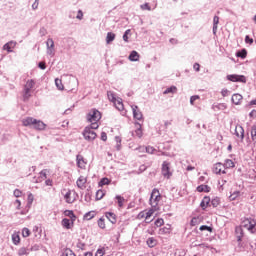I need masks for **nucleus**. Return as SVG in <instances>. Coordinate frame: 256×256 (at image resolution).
Wrapping results in <instances>:
<instances>
[{
	"label": "nucleus",
	"mask_w": 256,
	"mask_h": 256,
	"mask_svg": "<svg viewBox=\"0 0 256 256\" xmlns=\"http://www.w3.org/2000/svg\"><path fill=\"white\" fill-rule=\"evenodd\" d=\"M22 123L24 127H31L36 131H45V128L47 127V124H45L43 121L33 117H27L22 121Z\"/></svg>",
	"instance_id": "1"
},
{
	"label": "nucleus",
	"mask_w": 256,
	"mask_h": 256,
	"mask_svg": "<svg viewBox=\"0 0 256 256\" xmlns=\"http://www.w3.org/2000/svg\"><path fill=\"white\" fill-rule=\"evenodd\" d=\"M161 201V193L159 192V189L154 188L151 192L149 203L151 207L159 208V202Z\"/></svg>",
	"instance_id": "2"
},
{
	"label": "nucleus",
	"mask_w": 256,
	"mask_h": 256,
	"mask_svg": "<svg viewBox=\"0 0 256 256\" xmlns=\"http://www.w3.org/2000/svg\"><path fill=\"white\" fill-rule=\"evenodd\" d=\"M101 117V112L95 108L91 109L89 113L86 115L88 123H98V121H101Z\"/></svg>",
	"instance_id": "3"
},
{
	"label": "nucleus",
	"mask_w": 256,
	"mask_h": 256,
	"mask_svg": "<svg viewBox=\"0 0 256 256\" xmlns=\"http://www.w3.org/2000/svg\"><path fill=\"white\" fill-rule=\"evenodd\" d=\"M161 174L165 179H171V177H173V172H171V162L164 161L162 163Z\"/></svg>",
	"instance_id": "4"
},
{
	"label": "nucleus",
	"mask_w": 256,
	"mask_h": 256,
	"mask_svg": "<svg viewBox=\"0 0 256 256\" xmlns=\"http://www.w3.org/2000/svg\"><path fill=\"white\" fill-rule=\"evenodd\" d=\"M226 79L227 81H231L232 83H247V77L240 74H228L226 76Z\"/></svg>",
	"instance_id": "5"
},
{
	"label": "nucleus",
	"mask_w": 256,
	"mask_h": 256,
	"mask_svg": "<svg viewBox=\"0 0 256 256\" xmlns=\"http://www.w3.org/2000/svg\"><path fill=\"white\" fill-rule=\"evenodd\" d=\"M82 135L86 141H95L97 139V133L89 128H84Z\"/></svg>",
	"instance_id": "6"
},
{
	"label": "nucleus",
	"mask_w": 256,
	"mask_h": 256,
	"mask_svg": "<svg viewBox=\"0 0 256 256\" xmlns=\"http://www.w3.org/2000/svg\"><path fill=\"white\" fill-rule=\"evenodd\" d=\"M132 113L134 119H136L137 121H143V112L139 110V106L132 105Z\"/></svg>",
	"instance_id": "7"
},
{
	"label": "nucleus",
	"mask_w": 256,
	"mask_h": 256,
	"mask_svg": "<svg viewBox=\"0 0 256 256\" xmlns=\"http://www.w3.org/2000/svg\"><path fill=\"white\" fill-rule=\"evenodd\" d=\"M134 125L137 127L135 131H131V136L132 137H138V139H141L143 137V128L141 126V123L135 122Z\"/></svg>",
	"instance_id": "8"
},
{
	"label": "nucleus",
	"mask_w": 256,
	"mask_h": 256,
	"mask_svg": "<svg viewBox=\"0 0 256 256\" xmlns=\"http://www.w3.org/2000/svg\"><path fill=\"white\" fill-rule=\"evenodd\" d=\"M15 47H17V42L11 40L3 45V51H7V53H13V49H15Z\"/></svg>",
	"instance_id": "9"
},
{
	"label": "nucleus",
	"mask_w": 256,
	"mask_h": 256,
	"mask_svg": "<svg viewBox=\"0 0 256 256\" xmlns=\"http://www.w3.org/2000/svg\"><path fill=\"white\" fill-rule=\"evenodd\" d=\"M61 225L64 229H73V227L75 226V221L69 218H63L61 221Z\"/></svg>",
	"instance_id": "10"
},
{
	"label": "nucleus",
	"mask_w": 256,
	"mask_h": 256,
	"mask_svg": "<svg viewBox=\"0 0 256 256\" xmlns=\"http://www.w3.org/2000/svg\"><path fill=\"white\" fill-rule=\"evenodd\" d=\"M235 233L238 245H241V241H243V237L245 235V233L243 232V228L241 226H237L235 228Z\"/></svg>",
	"instance_id": "11"
},
{
	"label": "nucleus",
	"mask_w": 256,
	"mask_h": 256,
	"mask_svg": "<svg viewBox=\"0 0 256 256\" xmlns=\"http://www.w3.org/2000/svg\"><path fill=\"white\" fill-rule=\"evenodd\" d=\"M200 207L202 211H205L207 207H211V197L204 196L202 201L200 202Z\"/></svg>",
	"instance_id": "12"
},
{
	"label": "nucleus",
	"mask_w": 256,
	"mask_h": 256,
	"mask_svg": "<svg viewBox=\"0 0 256 256\" xmlns=\"http://www.w3.org/2000/svg\"><path fill=\"white\" fill-rule=\"evenodd\" d=\"M76 165L79 167V169H85V165H87V162H85V158L83 155L78 154L76 156Z\"/></svg>",
	"instance_id": "13"
},
{
	"label": "nucleus",
	"mask_w": 256,
	"mask_h": 256,
	"mask_svg": "<svg viewBox=\"0 0 256 256\" xmlns=\"http://www.w3.org/2000/svg\"><path fill=\"white\" fill-rule=\"evenodd\" d=\"M234 135L240 137L241 141H243L245 139V129H243V126H236Z\"/></svg>",
	"instance_id": "14"
},
{
	"label": "nucleus",
	"mask_w": 256,
	"mask_h": 256,
	"mask_svg": "<svg viewBox=\"0 0 256 256\" xmlns=\"http://www.w3.org/2000/svg\"><path fill=\"white\" fill-rule=\"evenodd\" d=\"M198 193H211V186L207 184H201L196 187Z\"/></svg>",
	"instance_id": "15"
},
{
	"label": "nucleus",
	"mask_w": 256,
	"mask_h": 256,
	"mask_svg": "<svg viewBox=\"0 0 256 256\" xmlns=\"http://www.w3.org/2000/svg\"><path fill=\"white\" fill-rule=\"evenodd\" d=\"M140 58H141V55L136 50L131 51L128 56L129 61H132L133 63L139 61Z\"/></svg>",
	"instance_id": "16"
},
{
	"label": "nucleus",
	"mask_w": 256,
	"mask_h": 256,
	"mask_svg": "<svg viewBox=\"0 0 256 256\" xmlns=\"http://www.w3.org/2000/svg\"><path fill=\"white\" fill-rule=\"evenodd\" d=\"M231 101L233 105H241V102L243 101V96L239 93L233 94L231 97Z\"/></svg>",
	"instance_id": "17"
},
{
	"label": "nucleus",
	"mask_w": 256,
	"mask_h": 256,
	"mask_svg": "<svg viewBox=\"0 0 256 256\" xmlns=\"http://www.w3.org/2000/svg\"><path fill=\"white\" fill-rule=\"evenodd\" d=\"M106 219L112 223V225H115L117 223V214L113 212H106L105 213Z\"/></svg>",
	"instance_id": "18"
},
{
	"label": "nucleus",
	"mask_w": 256,
	"mask_h": 256,
	"mask_svg": "<svg viewBox=\"0 0 256 256\" xmlns=\"http://www.w3.org/2000/svg\"><path fill=\"white\" fill-rule=\"evenodd\" d=\"M157 209H159V208L152 207L150 210H148L145 213L146 214V216H145V223L149 224V223H151L153 221V219L150 220V221H147V220L151 219V217H153V213H155L157 211Z\"/></svg>",
	"instance_id": "19"
},
{
	"label": "nucleus",
	"mask_w": 256,
	"mask_h": 256,
	"mask_svg": "<svg viewBox=\"0 0 256 256\" xmlns=\"http://www.w3.org/2000/svg\"><path fill=\"white\" fill-rule=\"evenodd\" d=\"M225 169V167L223 166V163L221 162H217L216 164H214L213 166V173H215L216 175H221V171Z\"/></svg>",
	"instance_id": "20"
},
{
	"label": "nucleus",
	"mask_w": 256,
	"mask_h": 256,
	"mask_svg": "<svg viewBox=\"0 0 256 256\" xmlns=\"http://www.w3.org/2000/svg\"><path fill=\"white\" fill-rule=\"evenodd\" d=\"M235 56L239 59H247V49L237 50Z\"/></svg>",
	"instance_id": "21"
},
{
	"label": "nucleus",
	"mask_w": 256,
	"mask_h": 256,
	"mask_svg": "<svg viewBox=\"0 0 256 256\" xmlns=\"http://www.w3.org/2000/svg\"><path fill=\"white\" fill-rule=\"evenodd\" d=\"M171 233V225L166 224L163 228L159 229V235H169Z\"/></svg>",
	"instance_id": "22"
},
{
	"label": "nucleus",
	"mask_w": 256,
	"mask_h": 256,
	"mask_svg": "<svg viewBox=\"0 0 256 256\" xmlns=\"http://www.w3.org/2000/svg\"><path fill=\"white\" fill-rule=\"evenodd\" d=\"M64 215L65 217H69L71 221H77V215H75V212H73V210H65Z\"/></svg>",
	"instance_id": "23"
},
{
	"label": "nucleus",
	"mask_w": 256,
	"mask_h": 256,
	"mask_svg": "<svg viewBox=\"0 0 256 256\" xmlns=\"http://www.w3.org/2000/svg\"><path fill=\"white\" fill-rule=\"evenodd\" d=\"M87 183V178L80 176L76 182V185L79 189H83L85 187V184Z\"/></svg>",
	"instance_id": "24"
},
{
	"label": "nucleus",
	"mask_w": 256,
	"mask_h": 256,
	"mask_svg": "<svg viewBox=\"0 0 256 256\" xmlns=\"http://www.w3.org/2000/svg\"><path fill=\"white\" fill-rule=\"evenodd\" d=\"M22 99H23L24 103H27V101H29V99H31V90L24 88L23 94H22Z\"/></svg>",
	"instance_id": "25"
},
{
	"label": "nucleus",
	"mask_w": 256,
	"mask_h": 256,
	"mask_svg": "<svg viewBox=\"0 0 256 256\" xmlns=\"http://www.w3.org/2000/svg\"><path fill=\"white\" fill-rule=\"evenodd\" d=\"M12 243L13 245H19V243H21V236L19 235V232H14L12 234Z\"/></svg>",
	"instance_id": "26"
},
{
	"label": "nucleus",
	"mask_w": 256,
	"mask_h": 256,
	"mask_svg": "<svg viewBox=\"0 0 256 256\" xmlns=\"http://www.w3.org/2000/svg\"><path fill=\"white\" fill-rule=\"evenodd\" d=\"M218 25H219V16H214V18H213V28H212L213 35H217Z\"/></svg>",
	"instance_id": "27"
},
{
	"label": "nucleus",
	"mask_w": 256,
	"mask_h": 256,
	"mask_svg": "<svg viewBox=\"0 0 256 256\" xmlns=\"http://www.w3.org/2000/svg\"><path fill=\"white\" fill-rule=\"evenodd\" d=\"M222 165L224 169H233V167H235V162L231 159H226Z\"/></svg>",
	"instance_id": "28"
},
{
	"label": "nucleus",
	"mask_w": 256,
	"mask_h": 256,
	"mask_svg": "<svg viewBox=\"0 0 256 256\" xmlns=\"http://www.w3.org/2000/svg\"><path fill=\"white\" fill-rule=\"evenodd\" d=\"M210 205H212V207L216 209V207H219V205H221V198L216 196L215 198L210 200Z\"/></svg>",
	"instance_id": "29"
},
{
	"label": "nucleus",
	"mask_w": 256,
	"mask_h": 256,
	"mask_svg": "<svg viewBox=\"0 0 256 256\" xmlns=\"http://www.w3.org/2000/svg\"><path fill=\"white\" fill-rule=\"evenodd\" d=\"M95 217V211H89L84 214L83 219L84 221H91Z\"/></svg>",
	"instance_id": "30"
},
{
	"label": "nucleus",
	"mask_w": 256,
	"mask_h": 256,
	"mask_svg": "<svg viewBox=\"0 0 256 256\" xmlns=\"http://www.w3.org/2000/svg\"><path fill=\"white\" fill-rule=\"evenodd\" d=\"M115 41V33L113 32H108L106 36V43L109 45L110 43H113Z\"/></svg>",
	"instance_id": "31"
},
{
	"label": "nucleus",
	"mask_w": 256,
	"mask_h": 256,
	"mask_svg": "<svg viewBox=\"0 0 256 256\" xmlns=\"http://www.w3.org/2000/svg\"><path fill=\"white\" fill-rule=\"evenodd\" d=\"M35 87V80L30 79L26 82V85L24 86V89H28V91H31Z\"/></svg>",
	"instance_id": "32"
},
{
	"label": "nucleus",
	"mask_w": 256,
	"mask_h": 256,
	"mask_svg": "<svg viewBox=\"0 0 256 256\" xmlns=\"http://www.w3.org/2000/svg\"><path fill=\"white\" fill-rule=\"evenodd\" d=\"M64 199L66 201V203H75V199H71V190H69L68 192H66V194L64 195Z\"/></svg>",
	"instance_id": "33"
},
{
	"label": "nucleus",
	"mask_w": 256,
	"mask_h": 256,
	"mask_svg": "<svg viewBox=\"0 0 256 256\" xmlns=\"http://www.w3.org/2000/svg\"><path fill=\"white\" fill-rule=\"evenodd\" d=\"M146 243H147L148 247L153 248V247H155V245H157V240L153 237H150L147 239Z\"/></svg>",
	"instance_id": "34"
},
{
	"label": "nucleus",
	"mask_w": 256,
	"mask_h": 256,
	"mask_svg": "<svg viewBox=\"0 0 256 256\" xmlns=\"http://www.w3.org/2000/svg\"><path fill=\"white\" fill-rule=\"evenodd\" d=\"M109 183H111V180H109L107 177H104L98 182V186L104 187V185H109Z\"/></svg>",
	"instance_id": "35"
},
{
	"label": "nucleus",
	"mask_w": 256,
	"mask_h": 256,
	"mask_svg": "<svg viewBox=\"0 0 256 256\" xmlns=\"http://www.w3.org/2000/svg\"><path fill=\"white\" fill-rule=\"evenodd\" d=\"M162 225H165V220H163V218H158L154 221V226L156 229H158V227H162Z\"/></svg>",
	"instance_id": "36"
},
{
	"label": "nucleus",
	"mask_w": 256,
	"mask_h": 256,
	"mask_svg": "<svg viewBox=\"0 0 256 256\" xmlns=\"http://www.w3.org/2000/svg\"><path fill=\"white\" fill-rule=\"evenodd\" d=\"M169 93H177V86H170L164 91V95H169Z\"/></svg>",
	"instance_id": "37"
},
{
	"label": "nucleus",
	"mask_w": 256,
	"mask_h": 256,
	"mask_svg": "<svg viewBox=\"0 0 256 256\" xmlns=\"http://www.w3.org/2000/svg\"><path fill=\"white\" fill-rule=\"evenodd\" d=\"M115 199L118 203V207H123V203H125V198L121 195H116Z\"/></svg>",
	"instance_id": "38"
},
{
	"label": "nucleus",
	"mask_w": 256,
	"mask_h": 256,
	"mask_svg": "<svg viewBox=\"0 0 256 256\" xmlns=\"http://www.w3.org/2000/svg\"><path fill=\"white\" fill-rule=\"evenodd\" d=\"M241 195V191L236 190L234 191L230 196H229V201H235V199H237V197H239Z\"/></svg>",
	"instance_id": "39"
},
{
	"label": "nucleus",
	"mask_w": 256,
	"mask_h": 256,
	"mask_svg": "<svg viewBox=\"0 0 256 256\" xmlns=\"http://www.w3.org/2000/svg\"><path fill=\"white\" fill-rule=\"evenodd\" d=\"M105 197V192H103V190H97L96 192V201H101V199H103Z\"/></svg>",
	"instance_id": "40"
},
{
	"label": "nucleus",
	"mask_w": 256,
	"mask_h": 256,
	"mask_svg": "<svg viewBox=\"0 0 256 256\" xmlns=\"http://www.w3.org/2000/svg\"><path fill=\"white\" fill-rule=\"evenodd\" d=\"M55 85H56V87H57V89H58L59 91H63L64 86H63V82L61 81V79L56 78V79H55Z\"/></svg>",
	"instance_id": "41"
},
{
	"label": "nucleus",
	"mask_w": 256,
	"mask_h": 256,
	"mask_svg": "<svg viewBox=\"0 0 256 256\" xmlns=\"http://www.w3.org/2000/svg\"><path fill=\"white\" fill-rule=\"evenodd\" d=\"M199 229L200 231H208V233H213V226L201 225Z\"/></svg>",
	"instance_id": "42"
},
{
	"label": "nucleus",
	"mask_w": 256,
	"mask_h": 256,
	"mask_svg": "<svg viewBox=\"0 0 256 256\" xmlns=\"http://www.w3.org/2000/svg\"><path fill=\"white\" fill-rule=\"evenodd\" d=\"M131 34V29H127L123 34V41L129 43V35Z\"/></svg>",
	"instance_id": "43"
},
{
	"label": "nucleus",
	"mask_w": 256,
	"mask_h": 256,
	"mask_svg": "<svg viewBox=\"0 0 256 256\" xmlns=\"http://www.w3.org/2000/svg\"><path fill=\"white\" fill-rule=\"evenodd\" d=\"M18 255L23 256V255H29V249L22 247L18 250Z\"/></svg>",
	"instance_id": "44"
},
{
	"label": "nucleus",
	"mask_w": 256,
	"mask_h": 256,
	"mask_svg": "<svg viewBox=\"0 0 256 256\" xmlns=\"http://www.w3.org/2000/svg\"><path fill=\"white\" fill-rule=\"evenodd\" d=\"M248 227H247V229H248V231H253V229L256 227V220L255 219H253L252 221H248Z\"/></svg>",
	"instance_id": "45"
},
{
	"label": "nucleus",
	"mask_w": 256,
	"mask_h": 256,
	"mask_svg": "<svg viewBox=\"0 0 256 256\" xmlns=\"http://www.w3.org/2000/svg\"><path fill=\"white\" fill-rule=\"evenodd\" d=\"M47 49H55V42L52 38L48 39L46 42Z\"/></svg>",
	"instance_id": "46"
},
{
	"label": "nucleus",
	"mask_w": 256,
	"mask_h": 256,
	"mask_svg": "<svg viewBox=\"0 0 256 256\" xmlns=\"http://www.w3.org/2000/svg\"><path fill=\"white\" fill-rule=\"evenodd\" d=\"M251 137H252V141L256 143V124H254L251 127Z\"/></svg>",
	"instance_id": "47"
},
{
	"label": "nucleus",
	"mask_w": 256,
	"mask_h": 256,
	"mask_svg": "<svg viewBox=\"0 0 256 256\" xmlns=\"http://www.w3.org/2000/svg\"><path fill=\"white\" fill-rule=\"evenodd\" d=\"M31 235V230L29 228L25 227L22 229V237L27 238Z\"/></svg>",
	"instance_id": "48"
},
{
	"label": "nucleus",
	"mask_w": 256,
	"mask_h": 256,
	"mask_svg": "<svg viewBox=\"0 0 256 256\" xmlns=\"http://www.w3.org/2000/svg\"><path fill=\"white\" fill-rule=\"evenodd\" d=\"M98 227L100 229H105V218L104 217H101L98 219Z\"/></svg>",
	"instance_id": "49"
},
{
	"label": "nucleus",
	"mask_w": 256,
	"mask_h": 256,
	"mask_svg": "<svg viewBox=\"0 0 256 256\" xmlns=\"http://www.w3.org/2000/svg\"><path fill=\"white\" fill-rule=\"evenodd\" d=\"M214 107H215V109H218V111H225V109H227V104L220 103V104H218V105H216Z\"/></svg>",
	"instance_id": "50"
},
{
	"label": "nucleus",
	"mask_w": 256,
	"mask_h": 256,
	"mask_svg": "<svg viewBox=\"0 0 256 256\" xmlns=\"http://www.w3.org/2000/svg\"><path fill=\"white\" fill-rule=\"evenodd\" d=\"M108 99L111 101V103H116L117 98L115 97V94L113 92H108Z\"/></svg>",
	"instance_id": "51"
},
{
	"label": "nucleus",
	"mask_w": 256,
	"mask_h": 256,
	"mask_svg": "<svg viewBox=\"0 0 256 256\" xmlns=\"http://www.w3.org/2000/svg\"><path fill=\"white\" fill-rule=\"evenodd\" d=\"M115 141L117 143V145H116L117 151H121V137L120 136H115Z\"/></svg>",
	"instance_id": "52"
},
{
	"label": "nucleus",
	"mask_w": 256,
	"mask_h": 256,
	"mask_svg": "<svg viewBox=\"0 0 256 256\" xmlns=\"http://www.w3.org/2000/svg\"><path fill=\"white\" fill-rule=\"evenodd\" d=\"M105 255V247L98 248L94 256H103Z\"/></svg>",
	"instance_id": "53"
},
{
	"label": "nucleus",
	"mask_w": 256,
	"mask_h": 256,
	"mask_svg": "<svg viewBox=\"0 0 256 256\" xmlns=\"http://www.w3.org/2000/svg\"><path fill=\"white\" fill-rule=\"evenodd\" d=\"M91 124L89 126H86V128L90 129V131H92V129H99V124L97 122H90Z\"/></svg>",
	"instance_id": "54"
},
{
	"label": "nucleus",
	"mask_w": 256,
	"mask_h": 256,
	"mask_svg": "<svg viewBox=\"0 0 256 256\" xmlns=\"http://www.w3.org/2000/svg\"><path fill=\"white\" fill-rule=\"evenodd\" d=\"M76 247L78 249H81V251H85V247H86V244L83 243L81 240H78L77 244H76Z\"/></svg>",
	"instance_id": "55"
},
{
	"label": "nucleus",
	"mask_w": 256,
	"mask_h": 256,
	"mask_svg": "<svg viewBox=\"0 0 256 256\" xmlns=\"http://www.w3.org/2000/svg\"><path fill=\"white\" fill-rule=\"evenodd\" d=\"M48 171H49V170H47V169H43V170L39 173L40 178H41L42 181H43L44 179H47V173H48Z\"/></svg>",
	"instance_id": "56"
},
{
	"label": "nucleus",
	"mask_w": 256,
	"mask_h": 256,
	"mask_svg": "<svg viewBox=\"0 0 256 256\" xmlns=\"http://www.w3.org/2000/svg\"><path fill=\"white\" fill-rule=\"evenodd\" d=\"M33 201H35V196H33V193L30 192L27 197V203L33 205Z\"/></svg>",
	"instance_id": "57"
},
{
	"label": "nucleus",
	"mask_w": 256,
	"mask_h": 256,
	"mask_svg": "<svg viewBox=\"0 0 256 256\" xmlns=\"http://www.w3.org/2000/svg\"><path fill=\"white\" fill-rule=\"evenodd\" d=\"M198 99H201V97L199 95H193L190 97V105H195V102L198 100Z\"/></svg>",
	"instance_id": "58"
},
{
	"label": "nucleus",
	"mask_w": 256,
	"mask_h": 256,
	"mask_svg": "<svg viewBox=\"0 0 256 256\" xmlns=\"http://www.w3.org/2000/svg\"><path fill=\"white\" fill-rule=\"evenodd\" d=\"M253 220V218H246V217H244L243 219H242V225H243V227H248L249 226V221H252Z\"/></svg>",
	"instance_id": "59"
},
{
	"label": "nucleus",
	"mask_w": 256,
	"mask_h": 256,
	"mask_svg": "<svg viewBox=\"0 0 256 256\" xmlns=\"http://www.w3.org/2000/svg\"><path fill=\"white\" fill-rule=\"evenodd\" d=\"M146 153H149L150 155H153L155 153V148L152 146H146L145 147Z\"/></svg>",
	"instance_id": "60"
},
{
	"label": "nucleus",
	"mask_w": 256,
	"mask_h": 256,
	"mask_svg": "<svg viewBox=\"0 0 256 256\" xmlns=\"http://www.w3.org/2000/svg\"><path fill=\"white\" fill-rule=\"evenodd\" d=\"M116 109H118V111H123L125 109L124 105H123V101L118 100Z\"/></svg>",
	"instance_id": "61"
},
{
	"label": "nucleus",
	"mask_w": 256,
	"mask_h": 256,
	"mask_svg": "<svg viewBox=\"0 0 256 256\" xmlns=\"http://www.w3.org/2000/svg\"><path fill=\"white\" fill-rule=\"evenodd\" d=\"M157 228L154 226V225H151L148 230H147V233H149V235H155V230Z\"/></svg>",
	"instance_id": "62"
},
{
	"label": "nucleus",
	"mask_w": 256,
	"mask_h": 256,
	"mask_svg": "<svg viewBox=\"0 0 256 256\" xmlns=\"http://www.w3.org/2000/svg\"><path fill=\"white\" fill-rule=\"evenodd\" d=\"M14 197L19 198L21 195H23V192L19 189H15L13 192Z\"/></svg>",
	"instance_id": "63"
},
{
	"label": "nucleus",
	"mask_w": 256,
	"mask_h": 256,
	"mask_svg": "<svg viewBox=\"0 0 256 256\" xmlns=\"http://www.w3.org/2000/svg\"><path fill=\"white\" fill-rule=\"evenodd\" d=\"M66 256H77V255H75V252H73V250H71V248H67Z\"/></svg>",
	"instance_id": "64"
}]
</instances>
